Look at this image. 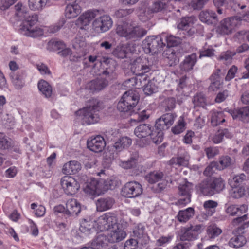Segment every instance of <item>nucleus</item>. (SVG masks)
I'll return each instance as SVG.
<instances>
[{
  "mask_svg": "<svg viewBox=\"0 0 249 249\" xmlns=\"http://www.w3.org/2000/svg\"><path fill=\"white\" fill-rule=\"evenodd\" d=\"M14 7L15 17L18 20L22 21L20 28L22 34L32 37H36L43 35L42 29L39 27L34 26L38 21L37 15L30 14L21 1L17 2Z\"/></svg>",
  "mask_w": 249,
  "mask_h": 249,
  "instance_id": "1",
  "label": "nucleus"
},
{
  "mask_svg": "<svg viewBox=\"0 0 249 249\" xmlns=\"http://www.w3.org/2000/svg\"><path fill=\"white\" fill-rule=\"evenodd\" d=\"M100 109L99 101L91 99L87 102L85 107L76 112V114L83 124H93L99 121Z\"/></svg>",
  "mask_w": 249,
  "mask_h": 249,
  "instance_id": "2",
  "label": "nucleus"
},
{
  "mask_svg": "<svg viewBox=\"0 0 249 249\" xmlns=\"http://www.w3.org/2000/svg\"><path fill=\"white\" fill-rule=\"evenodd\" d=\"M116 34L127 40L136 41L146 35L147 31L139 26L129 23L118 25L116 29Z\"/></svg>",
  "mask_w": 249,
  "mask_h": 249,
  "instance_id": "3",
  "label": "nucleus"
},
{
  "mask_svg": "<svg viewBox=\"0 0 249 249\" xmlns=\"http://www.w3.org/2000/svg\"><path fill=\"white\" fill-rule=\"evenodd\" d=\"M224 187L225 183L221 178H213L202 181L198 185L197 189L204 196H212L223 190Z\"/></svg>",
  "mask_w": 249,
  "mask_h": 249,
  "instance_id": "4",
  "label": "nucleus"
},
{
  "mask_svg": "<svg viewBox=\"0 0 249 249\" xmlns=\"http://www.w3.org/2000/svg\"><path fill=\"white\" fill-rule=\"evenodd\" d=\"M152 126L149 124H142L137 126L134 130L135 135L139 138H144L150 136L153 142L157 144L163 140V133L152 129Z\"/></svg>",
  "mask_w": 249,
  "mask_h": 249,
  "instance_id": "5",
  "label": "nucleus"
},
{
  "mask_svg": "<svg viewBox=\"0 0 249 249\" xmlns=\"http://www.w3.org/2000/svg\"><path fill=\"white\" fill-rule=\"evenodd\" d=\"M139 97L133 90L126 91L122 97L117 104V109L121 112H131V114L134 111L132 109L136 107L138 103Z\"/></svg>",
  "mask_w": 249,
  "mask_h": 249,
  "instance_id": "6",
  "label": "nucleus"
},
{
  "mask_svg": "<svg viewBox=\"0 0 249 249\" xmlns=\"http://www.w3.org/2000/svg\"><path fill=\"white\" fill-rule=\"evenodd\" d=\"M118 223V219L115 214L107 213L101 215L96 220L97 231H109L115 228Z\"/></svg>",
  "mask_w": 249,
  "mask_h": 249,
  "instance_id": "7",
  "label": "nucleus"
},
{
  "mask_svg": "<svg viewBox=\"0 0 249 249\" xmlns=\"http://www.w3.org/2000/svg\"><path fill=\"white\" fill-rule=\"evenodd\" d=\"M165 45L161 36H148L143 41V48L146 53H155Z\"/></svg>",
  "mask_w": 249,
  "mask_h": 249,
  "instance_id": "8",
  "label": "nucleus"
},
{
  "mask_svg": "<svg viewBox=\"0 0 249 249\" xmlns=\"http://www.w3.org/2000/svg\"><path fill=\"white\" fill-rule=\"evenodd\" d=\"M240 25L239 18L234 17L226 18L221 20L216 28V32L222 35H229Z\"/></svg>",
  "mask_w": 249,
  "mask_h": 249,
  "instance_id": "9",
  "label": "nucleus"
},
{
  "mask_svg": "<svg viewBox=\"0 0 249 249\" xmlns=\"http://www.w3.org/2000/svg\"><path fill=\"white\" fill-rule=\"evenodd\" d=\"M143 191L142 185L137 181H130L123 187L121 194L124 197L134 198L141 195Z\"/></svg>",
  "mask_w": 249,
  "mask_h": 249,
  "instance_id": "10",
  "label": "nucleus"
},
{
  "mask_svg": "<svg viewBox=\"0 0 249 249\" xmlns=\"http://www.w3.org/2000/svg\"><path fill=\"white\" fill-rule=\"evenodd\" d=\"M60 184L64 192L68 195H74L80 187L78 182L71 176L63 177L61 179Z\"/></svg>",
  "mask_w": 249,
  "mask_h": 249,
  "instance_id": "11",
  "label": "nucleus"
},
{
  "mask_svg": "<svg viewBox=\"0 0 249 249\" xmlns=\"http://www.w3.org/2000/svg\"><path fill=\"white\" fill-rule=\"evenodd\" d=\"M202 231L201 225H191L181 229L180 239L182 241H193L197 239L198 234Z\"/></svg>",
  "mask_w": 249,
  "mask_h": 249,
  "instance_id": "12",
  "label": "nucleus"
},
{
  "mask_svg": "<svg viewBox=\"0 0 249 249\" xmlns=\"http://www.w3.org/2000/svg\"><path fill=\"white\" fill-rule=\"evenodd\" d=\"M112 24L113 21L111 18L107 15H103L96 18L92 23L94 29L101 33L108 31Z\"/></svg>",
  "mask_w": 249,
  "mask_h": 249,
  "instance_id": "13",
  "label": "nucleus"
},
{
  "mask_svg": "<svg viewBox=\"0 0 249 249\" xmlns=\"http://www.w3.org/2000/svg\"><path fill=\"white\" fill-rule=\"evenodd\" d=\"M178 188V194L185 197L179 199L177 204L180 206H185L191 201L190 193L193 190V184L185 181L184 183L180 184Z\"/></svg>",
  "mask_w": 249,
  "mask_h": 249,
  "instance_id": "14",
  "label": "nucleus"
},
{
  "mask_svg": "<svg viewBox=\"0 0 249 249\" xmlns=\"http://www.w3.org/2000/svg\"><path fill=\"white\" fill-rule=\"evenodd\" d=\"M177 117L175 114L169 113L161 116L157 120L155 128L158 131H162L170 127L174 122Z\"/></svg>",
  "mask_w": 249,
  "mask_h": 249,
  "instance_id": "15",
  "label": "nucleus"
},
{
  "mask_svg": "<svg viewBox=\"0 0 249 249\" xmlns=\"http://www.w3.org/2000/svg\"><path fill=\"white\" fill-rule=\"evenodd\" d=\"M97 10H88L81 15L75 21V24L81 29H85L91 20L96 17Z\"/></svg>",
  "mask_w": 249,
  "mask_h": 249,
  "instance_id": "16",
  "label": "nucleus"
},
{
  "mask_svg": "<svg viewBox=\"0 0 249 249\" xmlns=\"http://www.w3.org/2000/svg\"><path fill=\"white\" fill-rule=\"evenodd\" d=\"M195 18L192 17L182 18L178 25L179 29L184 31V34L189 36H193L196 29L193 26Z\"/></svg>",
  "mask_w": 249,
  "mask_h": 249,
  "instance_id": "17",
  "label": "nucleus"
},
{
  "mask_svg": "<svg viewBox=\"0 0 249 249\" xmlns=\"http://www.w3.org/2000/svg\"><path fill=\"white\" fill-rule=\"evenodd\" d=\"M87 147L90 150L97 153L102 151L106 146L105 140L101 136L91 138L87 141Z\"/></svg>",
  "mask_w": 249,
  "mask_h": 249,
  "instance_id": "18",
  "label": "nucleus"
},
{
  "mask_svg": "<svg viewBox=\"0 0 249 249\" xmlns=\"http://www.w3.org/2000/svg\"><path fill=\"white\" fill-rule=\"evenodd\" d=\"M84 191L89 196H99L101 193L100 185L99 181L94 178H90L85 183V186L84 187Z\"/></svg>",
  "mask_w": 249,
  "mask_h": 249,
  "instance_id": "19",
  "label": "nucleus"
},
{
  "mask_svg": "<svg viewBox=\"0 0 249 249\" xmlns=\"http://www.w3.org/2000/svg\"><path fill=\"white\" fill-rule=\"evenodd\" d=\"M96 220H93L91 217H87L80 221L79 230L85 234H89L94 231H97Z\"/></svg>",
  "mask_w": 249,
  "mask_h": 249,
  "instance_id": "20",
  "label": "nucleus"
},
{
  "mask_svg": "<svg viewBox=\"0 0 249 249\" xmlns=\"http://www.w3.org/2000/svg\"><path fill=\"white\" fill-rule=\"evenodd\" d=\"M213 3L217 8V13L220 15L223 13V12L228 8L229 5L234 11L238 9H242L245 7L244 5L240 6L237 1H213Z\"/></svg>",
  "mask_w": 249,
  "mask_h": 249,
  "instance_id": "21",
  "label": "nucleus"
},
{
  "mask_svg": "<svg viewBox=\"0 0 249 249\" xmlns=\"http://www.w3.org/2000/svg\"><path fill=\"white\" fill-rule=\"evenodd\" d=\"M146 180L151 184H154L159 181H162L163 186H160L159 184V187L160 189H163L166 186L167 180H165V177L162 172L154 171L148 174L145 177Z\"/></svg>",
  "mask_w": 249,
  "mask_h": 249,
  "instance_id": "22",
  "label": "nucleus"
},
{
  "mask_svg": "<svg viewBox=\"0 0 249 249\" xmlns=\"http://www.w3.org/2000/svg\"><path fill=\"white\" fill-rule=\"evenodd\" d=\"M108 80L104 78H99L87 83L86 89L92 92H98L104 89L108 85Z\"/></svg>",
  "mask_w": 249,
  "mask_h": 249,
  "instance_id": "23",
  "label": "nucleus"
},
{
  "mask_svg": "<svg viewBox=\"0 0 249 249\" xmlns=\"http://www.w3.org/2000/svg\"><path fill=\"white\" fill-rule=\"evenodd\" d=\"M108 231L109 232L107 235V239L111 243L121 241L126 236V232L118 227V224L115 228H113Z\"/></svg>",
  "mask_w": 249,
  "mask_h": 249,
  "instance_id": "24",
  "label": "nucleus"
},
{
  "mask_svg": "<svg viewBox=\"0 0 249 249\" xmlns=\"http://www.w3.org/2000/svg\"><path fill=\"white\" fill-rule=\"evenodd\" d=\"M144 60H143L142 58L139 57L133 62L131 69L135 75L137 76L143 75L150 71L149 67L144 64Z\"/></svg>",
  "mask_w": 249,
  "mask_h": 249,
  "instance_id": "25",
  "label": "nucleus"
},
{
  "mask_svg": "<svg viewBox=\"0 0 249 249\" xmlns=\"http://www.w3.org/2000/svg\"><path fill=\"white\" fill-rule=\"evenodd\" d=\"M229 113L233 119H239L244 123L249 122V106L231 110Z\"/></svg>",
  "mask_w": 249,
  "mask_h": 249,
  "instance_id": "26",
  "label": "nucleus"
},
{
  "mask_svg": "<svg viewBox=\"0 0 249 249\" xmlns=\"http://www.w3.org/2000/svg\"><path fill=\"white\" fill-rule=\"evenodd\" d=\"M220 70H217L210 77L211 83L208 89L210 91H215L219 89L223 84V80L220 75Z\"/></svg>",
  "mask_w": 249,
  "mask_h": 249,
  "instance_id": "27",
  "label": "nucleus"
},
{
  "mask_svg": "<svg viewBox=\"0 0 249 249\" xmlns=\"http://www.w3.org/2000/svg\"><path fill=\"white\" fill-rule=\"evenodd\" d=\"M81 164L78 161L71 160L64 164L62 171L65 175L75 174L81 170Z\"/></svg>",
  "mask_w": 249,
  "mask_h": 249,
  "instance_id": "28",
  "label": "nucleus"
},
{
  "mask_svg": "<svg viewBox=\"0 0 249 249\" xmlns=\"http://www.w3.org/2000/svg\"><path fill=\"white\" fill-rule=\"evenodd\" d=\"M199 19L203 23L211 25L217 23L218 18L215 12L213 11H203L199 14Z\"/></svg>",
  "mask_w": 249,
  "mask_h": 249,
  "instance_id": "29",
  "label": "nucleus"
},
{
  "mask_svg": "<svg viewBox=\"0 0 249 249\" xmlns=\"http://www.w3.org/2000/svg\"><path fill=\"white\" fill-rule=\"evenodd\" d=\"M77 1H73L68 4L65 9V16L68 18L77 17L81 12V8Z\"/></svg>",
  "mask_w": 249,
  "mask_h": 249,
  "instance_id": "30",
  "label": "nucleus"
},
{
  "mask_svg": "<svg viewBox=\"0 0 249 249\" xmlns=\"http://www.w3.org/2000/svg\"><path fill=\"white\" fill-rule=\"evenodd\" d=\"M114 203V201L112 198H100L96 203L97 210L99 212L107 211L111 208Z\"/></svg>",
  "mask_w": 249,
  "mask_h": 249,
  "instance_id": "31",
  "label": "nucleus"
},
{
  "mask_svg": "<svg viewBox=\"0 0 249 249\" xmlns=\"http://www.w3.org/2000/svg\"><path fill=\"white\" fill-rule=\"evenodd\" d=\"M226 213L231 216H240L248 210V206L245 204L239 206L236 205H231L227 206L226 205Z\"/></svg>",
  "mask_w": 249,
  "mask_h": 249,
  "instance_id": "32",
  "label": "nucleus"
},
{
  "mask_svg": "<svg viewBox=\"0 0 249 249\" xmlns=\"http://www.w3.org/2000/svg\"><path fill=\"white\" fill-rule=\"evenodd\" d=\"M196 62V54L192 53L188 55L185 57L183 62L181 63L180 65L181 70L184 71H188L191 70Z\"/></svg>",
  "mask_w": 249,
  "mask_h": 249,
  "instance_id": "33",
  "label": "nucleus"
},
{
  "mask_svg": "<svg viewBox=\"0 0 249 249\" xmlns=\"http://www.w3.org/2000/svg\"><path fill=\"white\" fill-rule=\"evenodd\" d=\"M195 211L192 207L180 210L177 215V219L181 223H186L194 215Z\"/></svg>",
  "mask_w": 249,
  "mask_h": 249,
  "instance_id": "34",
  "label": "nucleus"
},
{
  "mask_svg": "<svg viewBox=\"0 0 249 249\" xmlns=\"http://www.w3.org/2000/svg\"><path fill=\"white\" fill-rule=\"evenodd\" d=\"M66 208L69 213L71 215H77L81 211L80 204L75 199H71L67 201Z\"/></svg>",
  "mask_w": 249,
  "mask_h": 249,
  "instance_id": "35",
  "label": "nucleus"
},
{
  "mask_svg": "<svg viewBox=\"0 0 249 249\" xmlns=\"http://www.w3.org/2000/svg\"><path fill=\"white\" fill-rule=\"evenodd\" d=\"M145 227L141 224H137L134 228L133 231L134 236L137 238V240L140 241V243L142 244L147 237V235L145 232Z\"/></svg>",
  "mask_w": 249,
  "mask_h": 249,
  "instance_id": "36",
  "label": "nucleus"
},
{
  "mask_svg": "<svg viewBox=\"0 0 249 249\" xmlns=\"http://www.w3.org/2000/svg\"><path fill=\"white\" fill-rule=\"evenodd\" d=\"M232 134L229 132L228 129L224 128L219 129L213 135L212 141L216 144L222 142L224 137L226 138H231Z\"/></svg>",
  "mask_w": 249,
  "mask_h": 249,
  "instance_id": "37",
  "label": "nucleus"
},
{
  "mask_svg": "<svg viewBox=\"0 0 249 249\" xmlns=\"http://www.w3.org/2000/svg\"><path fill=\"white\" fill-rule=\"evenodd\" d=\"M132 144V140L127 136H123L118 139L114 144V147L116 150L121 151L123 149L127 148Z\"/></svg>",
  "mask_w": 249,
  "mask_h": 249,
  "instance_id": "38",
  "label": "nucleus"
},
{
  "mask_svg": "<svg viewBox=\"0 0 249 249\" xmlns=\"http://www.w3.org/2000/svg\"><path fill=\"white\" fill-rule=\"evenodd\" d=\"M211 121L213 126H217L225 122V114L223 111L211 112Z\"/></svg>",
  "mask_w": 249,
  "mask_h": 249,
  "instance_id": "39",
  "label": "nucleus"
},
{
  "mask_svg": "<svg viewBox=\"0 0 249 249\" xmlns=\"http://www.w3.org/2000/svg\"><path fill=\"white\" fill-rule=\"evenodd\" d=\"M38 88L46 98H49L51 96L52 88L47 81L43 80H40L38 83Z\"/></svg>",
  "mask_w": 249,
  "mask_h": 249,
  "instance_id": "40",
  "label": "nucleus"
},
{
  "mask_svg": "<svg viewBox=\"0 0 249 249\" xmlns=\"http://www.w3.org/2000/svg\"><path fill=\"white\" fill-rule=\"evenodd\" d=\"M217 205V202L212 200H207L204 202L203 207L206 212V217L205 218L212 216L215 213V208Z\"/></svg>",
  "mask_w": 249,
  "mask_h": 249,
  "instance_id": "41",
  "label": "nucleus"
},
{
  "mask_svg": "<svg viewBox=\"0 0 249 249\" xmlns=\"http://www.w3.org/2000/svg\"><path fill=\"white\" fill-rule=\"evenodd\" d=\"M138 17L142 21L145 22L149 20L152 16V12L144 4L142 7L139 9L138 11Z\"/></svg>",
  "mask_w": 249,
  "mask_h": 249,
  "instance_id": "42",
  "label": "nucleus"
},
{
  "mask_svg": "<svg viewBox=\"0 0 249 249\" xmlns=\"http://www.w3.org/2000/svg\"><path fill=\"white\" fill-rule=\"evenodd\" d=\"M165 54L166 55L170 66H174L178 63L179 53H177L173 49H169L165 52Z\"/></svg>",
  "mask_w": 249,
  "mask_h": 249,
  "instance_id": "43",
  "label": "nucleus"
},
{
  "mask_svg": "<svg viewBox=\"0 0 249 249\" xmlns=\"http://www.w3.org/2000/svg\"><path fill=\"white\" fill-rule=\"evenodd\" d=\"M246 242L245 236L242 234L234 236L231 239L229 244L230 247L239 248L243 246Z\"/></svg>",
  "mask_w": 249,
  "mask_h": 249,
  "instance_id": "44",
  "label": "nucleus"
},
{
  "mask_svg": "<svg viewBox=\"0 0 249 249\" xmlns=\"http://www.w3.org/2000/svg\"><path fill=\"white\" fill-rule=\"evenodd\" d=\"M235 55V53L230 51L222 52L217 57L218 60L222 63L228 65L231 63L233 57Z\"/></svg>",
  "mask_w": 249,
  "mask_h": 249,
  "instance_id": "45",
  "label": "nucleus"
},
{
  "mask_svg": "<svg viewBox=\"0 0 249 249\" xmlns=\"http://www.w3.org/2000/svg\"><path fill=\"white\" fill-rule=\"evenodd\" d=\"M189 160V157L186 154L184 156L172 158L169 160V163L171 165H178L179 166H185L188 165Z\"/></svg>",
  "mask_w": 249,
  "mask_h": 249,
  "instance_id": "46",
  "label": "nucleus"
},
{
  "mask_svg": "<svg viewBox=\"0 0 249 249\" xmlns=\"http://www.w3.org/2000/svg\"><path fill=\"white\" fill-rule=\"evenodd\" d=\"M114 55L119 58H124L127 53V47L124 45H120L117 46L113 51Z\"/></svg>",
  "mask_w": 249,
  "mask_h": 249,
  "instance_id": "47",
  "label": "nucleus"
},
{
  "mask_svg": "<svg viewBox=\"0 0 249 249\" xmlns=\"http://www.w3.org/2000/svg\"><path fill=\"white\" fill-rule=\"evenodd\" d=\"M185 122L184 117L180 116L178 120L177 124L172 128V132L175 134L182 133L185 129Z\"/></svg>",
  "mask_w": 249,
  "mask_h": 249,
  "instance_id": "48",
  "label": "nucleus"
},
{
  "mask_svg": "<svg viewBox=\"0 0 249 249\" xmlns=\"http://www.w3.org/2000/svg\"><path fill=\"white\" fill-rule=\"evenodd\" d=\"M161 36L162 38V40L163 39L166 40L167 46L169 48L177 46L180 42L179 38L176 37L174 36H166L165 34H163Z\"/></svg>",
  "mask_w": 249,
  "mask_h": 249,
  "instance_id": "49",
  "label": "nucleus"
},
{
  "mask_svg": "<svg viewBox=\"0 0 249 249\" xmlns=\"http://www.w3.org/2000/svg\"><path fill=\"white\" fill-rule=\"evenodd\" d=\"M193 103L195 106L205 107L206 104V99L203 94L199 93L194 97Z\"/></svg>",
  "mask_w": 249,
  "mask_h": 249,
  "instance_id": "50",
  "label": "nucleus"
},
{
  "mask_svg": "<svg viewBox=\"0 0 249 249\" xmlns=\"http://www.w3.org/2000/svg\"><path fill=\"white\" fill-rule=\"evenodd\" d=\"M12 82L16 89H21L24 86V81L22 78L18 75H15L14 73L10 74Z\"/></svg>",
  "mask_w": 249,
  "mask_h": 249,
  "instance_id": "51",
  "label": "nucleus"
},
{
  "mask_svg": "<svg viewBox=\"0 0 249 249\" xmlns=\"http://www.w3.org/2000/svg\"><path fill=\"white\" fill-rule=\"evenodd\" d=\"M222 232V230L216 225L213 224L209 226L207 229V233L211 238H214Z\"/></svg>",
  "mask_w": 249,
  "mask_h": 249,
  "instance_id": "52",
  "label": "nucleus"
},
{
  "mask_svg": "<svg viewBox=\"0 0 249 249\" xmlns=\"http://www.w3.org/2000/svg\"><path fill=\"white\" fill-rule=\"evenodd\" d=\"M65 47V44L61 41H50L48 44V49L50 51L62 50Z\"/></svg>",
  "mask_w": 249,
  "mask_h": 249,
  "instance_id": "53",
  "label": "nucleus"
},
{
  "mask_svg": "<svg viewBox=\"0 0 249 249\" xmlns=\"http://www.w3.org/2000/svg\"><path fill=\"white\" fill-rule=\"evenodd\" d=\"M136 159L132 157L127 161L121 160L119 162V165L123 168L128 169L135 167L136 165Z\"/></svg>",
  "mask_w": 249,
  "mask_h": 249,
  "instance_id": "54",
  "label": "nucleus"
},
{
  "mask_svg": "<svg viewBox=\"0 0 249 249\" xmlns=\"http://www.w3.org/2000/svg\"><path fill=\"white\" fill-rule=\"evenodd\" d=\"M232 160L228 156L221 157L218 163V170H221L231 165Z\"/></svg>",
  "mask_w": 249,
  "mask_h": 249,
  "instance_id": "55",
  "label": "nucleus"
},
{
  "mask_svg": "<svg viewBox=\"0 0 249 249\" xmlns=\"http://www.w3.org/2000/svg\"><path fill=\"white\" fill-rule=\"evenodd\" d=\"M30 8L34 11L40 10L47 4L45 1H28Z\"/></svg>",
  "mask_w": 249,
  "mask_h": 249,
  "instance_id": "56",
  "label": "nucleus"
},
{
  "mask_svg": "<svg viewBox=\"0 0 249 249\" xmlns=\"http://www.w3.org/2000/svg\"><path fill=\"white\" fill-rule=\"evenodd\" d=\"M31 208L34 210L35 214L37 217H42L45 213L46 209L42 205L38 206L37 204L33 203L31 204Z\"/></svg>",
  "mask_w": 249,
  "mask_h": 249,
  "instance_id": "57",
  "label": "nucleus"
},
{
  "mask_svg": "<svg viewBox=\"0 0 249 249\" xmlns=\"http://www.w3.org/2000/svg\"><path fill=\"white\" fill-rule=\"evenodd\" d=\"M245 194V190L241 187L232 188L230 191V196L233 198H239Z\"/></svg>",
  "mask_w": 249,
  "mask_h": 249,
  "instance_id": "58",
  "label": "nucleus"
},
{
  "mask_svg": "<svg viewBox=\"0 0 249 249\" xmlns=\"http://www.w3.org/2000/svg\"><path fill=\"white\" fill-rule=\"evenodd\" d=\"M136 117L134 118L131 119V122H139L146 120L149 118V114L147 112V110H143L142 111L136 112L134 113Z\"/></svg>",
  "mask_w": 249,
  "mask_h": 249,
  "instance_id": "59",
  "label": "nucleus"
},
{
  "mask_svg": "<svg viewBox=\"0 0 249 249\" xmlns=\"http://www.w3.org/2000/svg\"><path fill=\"white\" fill-rule=\"evenodd\" d=\"M216 169H218V162L213 161L205 168L203 174L206 176H211Z\"/></svg>",
  "mask_w": 249,
  "mask_h": 249,
  "instance_id": "60",
  "label": "nucleus"
},
{
  "mask_svg": "<svg viewBox=\"0 0 249 249\" xmlns=\"http://www.w3.org/2000/svg\"><path fill=\"white\" fill-rule=\"evenodd\" d=\"M65 23L64 20L59 21L56 24L51 25L48 27V32L50 33H55L63 26Z\"/></svg>",
  "mask_w": 249,
  "mask_h": 249,
  "instance_id": "61",
  "label": "nucleus"
},
{
  "mask_svg": "<svg viewBox=\"0 0 249 249\" xmlns=\"http://www.w3.org/2000/svg\"><path fill=\"white\" fill-rule=\"evenodd\" d=\"M205 2L206 1H191V2L189 4V7L190 9L200 10L203 8ZM188 9H189V8Z\"/></svg>",
  "mask_w": 249,
  "mask_h": 249,
  "instance_id": "62",
  "label": "nucleus"
},
{
  "mask_svg": "<svg viewBox=\"0 0 249 249\" xmlns=\"http://www.w3.org/2000/svg\"><path fill=\"white\" fill-rule=\"evenodd\" d=\"M164 104L165 107V110H171L175 107L176 100L173 97L168 98L164 101Z\"/></svg>",
  "mask_w": 249,
  "mask_h": 249,
  "instance_id": "63",
  "label": "nucleus"
},
{
  "mask_svg": "<svg viewBox=\"0 0 249 249\" xmlns=\"http://www.w3.org/2000/svg\"><path fill=\"white\" fill-rule=\"evenodd\" d=\"M140 241L135 239H131L126 241L124 249H136L137 244Z\"/></svg>",
  "mask_w": 249,
  "mask_h": 249,
  "instance_id": "64",
  "label": "nucleus"
}]
</instances>
